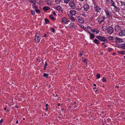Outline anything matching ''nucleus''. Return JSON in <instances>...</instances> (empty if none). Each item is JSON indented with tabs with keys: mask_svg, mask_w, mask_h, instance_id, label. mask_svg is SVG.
<instances>
[{
	"mask_svg": "<svg viewBox=\"0 0 125 125\" xmlns=\"http://www.w3.org/2000/svg\"><path fill=\"white\" fill-rule=\"evenodd\" d=\"M96 38L100 40L101 41L104 42H106L107 41V40L106 38L104 37L100 36H96Z\"/></svg>",
	"mask_w": 125,
	"mask_h": 125,
	"instance_id": "obj_1",
	"label": "nucleus"
},
{
	"mask_svg": "<svg viewBox=\"0 0 125 125\" xmlns=\"http://www.w3.org/2000/svg\"><path fill=\"white\" fill-rule=\"evenodd\" d=\"M39 33H37L35 36V40L36 42H40L41 38L39 36Z\"/></svg>",
	"mask_w": 125,
	"mask_h": 125,
	"instance_id": "obj_2",
	"label": "nucleus"
},
{
	"mask_svg": "<svg viewBox=\"0 0 125 125\" xmlns=\"http://www.w3.org/2000/svg\"><path fill=\"white\" fill-rule=\"evenodd\" d=\"M77 19L78 22L80 23H83L84 21V19L80 16H78L77 17Z\"/></svg>",
	"mask_w": 125,
	"mask_h": 125,
	"instance_id": "obj_3",
	"label": "nucleus"
},
{
	"mask_svg": "<svg viewBox=\"0 0 125 125\" xmlns=\"http://www.w3.org/2000/svg\"><path fill=\"white\" fill-rule=\"evenodd\" d=\"M108 32L110 34H111L113 32V28L111 26L109 27L108 28Z\"/></svg>",
	"mask_w": 125,
	"mask_h": 125,
	"instance_id": "obj_4",
	"label": "nucleus"
},
{
	"mask_svg": "<svg viewBox=\"0 0 125 125\" xmlns=\"http://www.w3.org/2000/svg\"><path fill=\"white\" fill-rule=\"evenodd\" d=\"M121 27L118 25H116L115 27V30L116 31H119L121 30Z\"/></svg>",
	"mask_w": 125,
	"mask_h": 125,
	"instance_id": "obj_5",
	"label": "nucleus"
},
{
	"mask_svg": "<svg viewBox=\"0 0 125 125\" xmlns=\"http://www.w3.org/2000/svg\"><path fill=\"white\" fill-rule=\"evenodd\" d=\"M62 20V22L64 23H66L69 21L65 17L63 18Z\"/></svg>",
	"mask_w": 125,
	"mask_h": 125,
	"instance_id": "obj_6",
	"label": "nucleus"
},
{
	"mask_svg": "<svg viewBox=\"0 0 125 125\" xmlns=\"http://www.w3.org/2000/svg\"><path fill=\"white\" fill-rule=\"evenodd\" d=\"M69 5L71 7H75V4L73 2H70L69 3Z\"/></svg>",
	"mask_w": 125,
	"mask_h": 125,
	"instance_id": "obj_7",
	"label": "nucleus"
},
{
	"mask_svg": "<svg viewBox=\"0 0 125 125\" xmlns=\"http://www.w3.org/2000/svg\"><path fill=\"white\" fill-rule=\"evenodd\" d=\"M119 34L120 36H125V30H122L119 33Z\"/></svg>",
	"mask_w": 125,
	"mask_h": 125,
	"instance_id": "obj_8",
	"label": "nucleus"
},
{
	"mask_svg": "<svg viewBox=\"0 0 125 125\" xmlns=\"http://www.w3.org/2000/svg\"><path fill=\"white\" fill-rule=\"evenodd\" d=\"M106 1L107 3H109L110 2H111L112 6H114L115 8H116V6L115 5V3L113 1H112L111 0H106Z\"/></svg>",
	"mask_w": 125,
	"mask_h": 125,
	"instance_id": "obj_9",
	"label": "nucleus"
},
{
	"mask_svg": "<svg viewBox=\"0 0 125 125\" xmlns=\"http://www.w3.org/2000/svg\"><path fill=\"white\" fill-rule=\"evenodd\" d=\"M105 11L106 13L107 16V17H109L110 16V12L107 9V8L105 10Z\"/></svg>",
	"mask_w": 125,
	"mask_h": 125,
	"instance_id": "obj_10",
	"label": "nucleus"
},
{
	"mask_svg": "<svg viewBox=\"0 0 125 125\" xmlns=\"http://www.w3.org/2000/svg\"><path fill=\"white\" fill-rule=\"evenodd\" d=\"M115 39L117 42H123L122 40V39L121 38H119L117 37L115 38Z\"/></svg>",
	"mask_w": 125,
	"mask_h": 125,
	"instance_id": "obj_11",
	"label": "nucleus"
},
{
	"mask_svg": "<svg viewBox=\"0 0 125 125\" xmlns=\"http://www.w3.org/2000/svg\"><path fill=\"white\" fill-rule=\"evenodd\" d=\"M104 19L105 17H103L102 18H100V19L99 20V24H101L102 22L104 21Z\"/></svg>",
	"mask_w": 125,
	"mask_h": 125,
	"instance_id": "obj_12",
	"label": "nucleus"
},
{
	"mask_svg": "<svg viewBox=\"0 0 125 125\" xmlns=\"http://www.w3.org/2000/svg\"><path fill=\"white\" fill-rule=\"evenodd\" d=\"M70 13L71 15H73L76 14V11L74 10H72L70 11Z\"/></svg>",
	"mask_w": 125,
	"mask_h": 125,
	"instance_id": "obj_13",
	"label": "nucleus"
},
{
	"mask_svg": "<svg viewBox=\"0 0 125 125\" xmlns=\"http://www.w3.org/2000/svg\"><path fill=\"white\" fill-rule=\"evenodd\" d=\"M93 42L94 43L97 44H99L100 43V42L99 41L96 39H95L94 41Z\"/></svg>",
	"mask_w": 125,
	"mask_h": 125,
	"instance_id": "obj_14",
	"label": "nucleus"
},
{
	"mask_svg": "<svg viewBox=\"0 0 125 125\" xmlns=\"http://www.w3.org/2000/svg\"><path fill=\"white\" fill-rule=\"evenodd\" d=\"M102 28L103 30L104 31H105L108 29L107 27L105 26L102 27Z\"/></svg>",
	"mask_w": 125,
	"mask_h": 125,
	"instance_id": "obj_15",
	"label": "nucleus"
},
{
	"mask_svg": "<svg viewBox=\"0 0 125 125\" xmlns=\"http://www.w3.org/2000/svg\"><path fill=\"white\" fill-rule=\"evenodd\" d=\"M74 23L73 22H71L70 24H69V27L70 28L74 26Z\"/></svg>",
	"mask_w": 125,
	"mask_h": 125,
	"instance_id": "obj_16",
	"label": "nucleus"
},
{
	"mask_svg": "<svg viewBox=\"0 0 125 125\" xmlns=\"http://www.w3.org/2000/svg\"><path fill=\"white\" fill-rule=\"evenodd\" d=\"M36 2V1L35 0H32V4L33 3V4L32 5H33L34 8H37L36 7H35L34 5H35V3Z\"/></svg>",
	"mask_w": 125,
	"mask_h": 125,
	"instance_id": "obj_17",
	"label": "nucleus"
},
{
	"mask_svg": "<svg viewBox=\"0 0 125 125\" xmlns=\"http://www.w3.org/2000/svg\"><path fill=\"white\" fill-rule=\"evenodd\" d=\"M119 8H113V9H111L114 13H115V11H118Z\"/></svg>",
	"mask_w": 125,
	"mask_h": 125,
	"instance_id": "obj_18",
	"label": "nucleus"
},
{
	"mask_svg": "<svg viewBox=\"0 0 125 125\" xmlns=\"http://www.w3.org/2000/svg\"><path fill=\"white\" fill-rule=\"evenodd\" d=\"M47 3L49 5H51L52 3V2L50 0H47L46 1Z\"/></svg>",
	"mask_w": 125,
	"mask_h": 125,
	"instance_id": "obj_19",
	"label": "nucleus"
},
{
	"mask_svg": "<svg viewBox=\"0 0 125 125\" xmlns=\"http://www.w3.org/2000/svg\"><path fill=\"white\" fill-rule=\"evenodd\" d=\"M49 17L51 19L53 20H54L55 19V18H54L52 15H50L49 16Z\"/></svg>",
	"mask_w": 125,
	"mask_h": 125,
	"instance_id": "obj_20",
	"label": "nucleus"
},
{
	"mask_svg": "<svg viewBox=\"0 0 125 125\" xmlns=\"http://www.w3.org/2000/svg\"><path fill=\"white\" fill-rule=\"evenodd\" d=\"M48 73H44L43 75V76L45 77H46V78H48L49 75Z\"/></svg>",
	"mask_w": 125,
	"mask_h": 125,
	"instance_id": "obj_21",
	"label": "nucleus"
},
{
	"mask_svg": "<svg viewBox=\"0 0 125 125\" xmlns=\"http://www.w3.org/2000/svg\"><path fill=\"white\" fill-rule=\"evenodd\" d=\"M89 6L87 4H85L83 6V8H89Z\"/></svg>",
	"mask_w": 125,
	"mask_h": 125,
	"instance_id": "obj_22",
	"label": "nucleus"
},
{
	"mask_svg": "<svg viewBox=\"0 0 125 125\" xmlns=\"http://www.w3.org/2000/svg\"><path fill=\"white\" fill-rule=\"evenodd\" d=\"M94 38V36L93 33L91 34L90 35V38L91 39H93Z\"/></svg>",
	"mask_w": 125,
	"mask_h": 125,
	"instance_id": "obj_23",
	"label": "nucleus"
},
{
	"mask_svg": "<svg viewBox=\"0 0 125 125\" xmlns=\"http://www.w3.org/2000/svg\"><path fill=\"white\" fill-rule=\"evenodd\" d=\"M62 0H55V2L57 4L60 3L61 1Z\"/></svg>",
	"mask_w": 125,
	"mask_h": 125,
	"instance_id": "obj_24",
	"label": "nucleus"
},
{
	"mask_svg": "<svg viewBox=\"0 0 125 125\" xmlns=\"http://www.w3.org/2000/svg\"><path fill=\"white\" fill-rule=\"evenodd\" d=\"M71 20L73 21H75L76 19L75 18H74L72 16L70 19Z\"/></svg>",
	"mask_w": 125,
	"mask_h": 125,
	"instance_id": "obj_25",
	"label": "nucleus"
},
{
	"mask_svg": "<svg viewBox=\"0 0 125 125\" xmlns=\"http://www.w3.org/2000/svg\"><path fill=\"white\" fill-rule=\"evenodd\" d=\"M47 62H45V63L44 64V66L43 67V68L44 69V70H45L46 66H47Z\"/></svg>",
	"mask_w": 125,
	"mask_h": 125,
	"instance_id": "obj_26",
	"label": "nucleus"
},
{
	"mask_svg": "<svg viewBox=\"0 0 125 125\" xmlns=\"http://www.w3.org/2000/svg\"><path fill=\"white\" fill-rule=\"evenodd\" d=\"M56 9L57 10L61 11L62 12H63V9H62V8H56Z\"/></svg>",
	"mask_w": 125,
	"mask_h": 125,
	"instance_id": "obj_27",
	"label": "nucleus"
},
{
	"mask_svg": "<svg viewBox=\"0 0 125 125\" xmlns=\"http://www.w3.org/2000/svg\"><path fill=\"white\" fill-rule=\"evenodd\" d=\"M108 38L109 39V40H113L114 38L112 36H110L108 37Z\"/></svg>",
	"mask_w": 125,
	"mask_h": 125,
	"instance_id": "obj_28",
	"label": "nucleus"
},
{
	"mask_svg": "<svg viewBox=\"0 0 125 125\" xmlns=\"http://www.w3.org/2000/svg\"><path fill=\"white\" fill-rule=\"evenodd\" d=\"M95 10L97 12H99L101 11L100 8H96Z\"/></svg>",
	"mask_w": 125,
	"mask_h": 125,
	"instance_id": "obj_29",
	"label": "nucleus"
},
{
	"mask_svg": "<svg viewBox=\"0 0 125 125\" xmlns=\"http://www.w3.org/2000/svg\"><path fill=\"white\" fill-rule=\"evenodd\" d=\"M36 12L38 13H41L40 10L38 9H36L35 10Z\"/></svg>",
	"mask_w": 125,
	"mask_h": 125,
	"instance_id": "obj_30",
	"label": "nucleus"
},
{
	"mask_svg": "<svg viewBox=\"0 0 125 125\" xmlns=\"http://www.w3.org/2000/svg\"><path fill=\"white\" fill-rule=\"evenodd\" d=\"M45 21L46 23H48L49 22V21L47 19L45 18Z\"/></svg>",
	"mask_w": 125,
	"mask_h": 125,
	"instance_id": "obj_31",
	"label": "nucleus"
},
{
	"mask_svg": "<svg viewBox=\"0 0 125 125\" xmlns=\"http://www.w3.org/2000/svg\"><path fill=\"white\" fill-rule=\"evenodd\" d=\"M50 8H43V10L45 12H46L47 10L50 9Z\"/></svg>",
	"mask_w": 125,
	"mask_h": 125,
	"instance_id": "obj_32",
	"label": "nucleus"
},
{
	"mask_svg": "<svg viewBox=\"0 0 125 125\" xmlns=\"http://www.w3.org/2000/svg\"><path fill=\"white\" fill-rule=\"evenodd\" d=\"M50 30L52 31V32H54L55 31V30L54 29L52 28H51Z\"/></svg>",
	"mask_w": 125,
	"mask_h": 125,
	"instance_id": "obj_33",
	"label": "nucleus"
},
{
	"mask_svg": "<svg viewBox=\"0 0 125 125\" xmlns=\"http://www.w3.org/2000/svg\"><path fill=\"white\" fill-rule=\"evenodd\" d=\"M102 80L103 82H105L106 81V78L104 77H103L102 78Z\"/></svg>",
	"mask_w": 125,
	"mask_h": 125,
	"instance_id": "obj_34",
	"label": "nucleus"
},
{
	"mask_svg": "<svg viewBox=\"0 0 125 125\" xmlns=\"http://www.w3.org/2000/svg\"><path fill=\"white\" fill-rule=\"evenodd\" d=\"M96 77L98 78H99L100 77V75L99 74H97L96 75Z\"/></svg>",
	"mask_w": 125,
	"mask_h": 125,
	"instance_id": "obj_35",
	"label": "nucleus"
},
{
	"mask_svg": "<svg viewBox=\"0 0 125 125\" xmlns=\"http://www.w3.org/2000/svg\"><path fill=\"white\" fill-rule=\"evenodd\" d=\"M80 27L83 29L84 28V27L82 25H80Z\"/></svg>",
	"mask_w": 125,
	"mask_h": 125,
	"instance_id": "obj_36",
	"label": "nucleus"
},
{
	"mask_svg": "<svg viewBox=\"0 0 125 125\" xmlns=\"http://www.w3.org/2000/svg\"><path fill=\"white\" fill-rule=\"evenodd\" d=\"M121 54H124L125 53V51H122L121 52Z\"/></svg>",
	"mask_w": 125,
	"mask_h": 125,
	"instance_id": "obj_37",
	"label": "nucleus"
},
{
	"mask_svg": "<svg viewBox=\"0 0 125 125\" xmlns=\"http://www.w3.org/2000/svg\"><path fill=\"white\" fill-rule=\"evenodd\" d=\"M95 32H96V34H97L99 32V31L97 30H95Z\"/></svg>",
	"mask_w": 125,
	"mask_h": 125,
	"instance_id": "obj_38",
	"label": "nucleus"
},
{
	"mask_svg": "<svg viewBox=\"0 0 125 125\" xmlns=\"http://www.w3.org/2000/svg\"><path fill=\"white\" fill-rule=\"evenodd\" d=\"M112 48H109L108 51L109 52H111L112 51Z\"/></svg>",
	"mask_w": 125,
	"mask_h": 125,
	"instance_id": "obj_39",
	"label": "nucleus"
},
{
	"mask_svg": "<svg viewBox=\"0 0 125 125\" xmlns=\"http://www.w3.org/2000/svg\"><path fill=\"white\" fill-rule=\"evenodd\" d=\"M70 0H64V2L66 3L68 2Z\"/></svg>",
	"mask_w": 125,
	"mask_h": 125,
	"instance_id": "obj_40",
	"label": "nucleus"
},
{
	"mask_svg": "<svg viewBox=\"0 0 125 125\" xmlns=\"http://www.w3.org/2000/svg\"><path fill=\"white\" fill-rule=\"evenodd\" d=\"M121 48H123V49H125V45H123L121 46Z\"/></svg>",
	"mask_w": 125,
	"mask_h": 125,
	"instance_id": "obj_41",
	"label": "nucleus"
},
{
	"mask_svg": "<svg viewBox=\"0 0 125 125\" xmlns=\"http://www.w3.org/2000/svg\"><path fill=\"white\" fill-rule=\"evenodd\" d=\"M3 121V119H1L0 121V123H2Z\"/></svg>",
	"mask_w": 125,
	"mask_h": 125,
	"instance_id": "obj_42",
	"label": "nucleus"
},
{
	"mask_svg": "<svg viewBox=\"0 0 125 125\" xmlns=\"http://www.w3.org/2000/svg\"><path fill=\"white\" fill-rule=\"evenodd\" d=\"M122 5L123 6V7H125V3H122Z\"/></svg>",
	"mask_w": 125,
	"mask_h": 125,
	"instance_id": "obj_43",
	"label": "nucleus"
},
{
	"mask_svg": "<svg viewBox=\"0 0 125 125\" xmlns=\"http://www.w3.org/2000/svg\"><path fill=\"white\" fill-rule=\"evenodd\" d=\"M93 89L94 90H95V89H96V90L95 91V92H96L97 91V89H96V87H94L93 88Z\"/></svg>",
	"mask_w": 125,
	"mask_h": 125,
	"instance_id": "obj_44",
	"label": "nucleus"
},
{
	"mask_svg": "<svg viewBox=\"0 0 125 125\" xmlns=\"http://www.w3.org/2000/svg\"><path fill=\"white\" fill-rule=\"evenodd\" d=\"M95 29L94 30H91V31H92L94 33L95 32Z\"/></svg>",
	"mask_w": 125,
	"mask_h": 125,
	"instance_id": "obj_45",
	"label": "nucleus"
},
{
	"mask_svg": "<svg viewBox=\"0 0 125 125\" xmlns=\"http://www.w3.org/2000/svg\"><path fill=\"white\" fill-rule=\"evenodd\" d=\"M71 14H68V16L70 18H71V17H72V16L71 15Z\"/></svg>",
	"mask_w": 125,
	"mask_h": 125,
	"instance_id": "obj_46",
	"label": "nucleus"
},
{
	"mask_svg": "<svg viewBox=\"0 0 125 125\" xmlns=\"http://www.w3.org/2000/svg\"><path fill=\"white\" fill-rule=\"evenodd\" d=\"M83 60L84 62H86L87 61V60L86 59H84Z\"/></svg>",
	"mask_w": 125,
	"mask_h": 125,
	"instance_id": "obj_47",
	"label": "nucleus"
},
{
	"mask_svg": "<svg viewBox=\"0 0 125 125\" xmlns=\"http://www.w3.org/2000/svg\"><path fill=\"white\" fill-rule=\"evenodd\" d=\"M35 14V12H34V11L32 10V14Z\"/></svg>",
	"mask_w": 125,
	"mask_h": 125,
	"instance_id": "obj_48",
	"label": "nucleus"
},
{
	"mask_svg": "<svg viewBox=\"0 0 125 125\" xmlns=\"http://www.w3.org/2000/svg\"><path fill=\"white\" fill-rule=\"evenodd\" d=\"M83 53L81 52L80 53L79 55L82 56V55Z\"/></svg>",
	"mask_w": 125,
	"mask_h": 125,
	"instance_id": "obj_49",
	"label": "nucleus"
},
{
	"mask_svg": "<svg viewBox=\"0 0 125 125\" xmlns=\"http://www.w3.org/2000/svg\"><path fill=\"white\" fill-rule=\"evenodd\" d=\"M53 14L54 15H56L55 13L54 12H53Z\"/></svg>",
	"mask_w": 125,
	"mask_h": 125,
	"instance_id": "obj_50",
	"label": "nucleus"
},
{
	"mask_svg": "<svg viewBox=\"0 0 125 125\" xmlns=\"http://www.w3.org/2000/svg\"><path fill=\"white\" fill-rule=\"evenodd\" d=\"M89 8H84L85 11H87L88 10Z\"/></svg>",
	"mask_w": 125,
	"mask_h": 125,
	"instance_id": "obj_51",
	"label": "nucleus"
},
{
	"mask_svg": "<svg viewBox=\"0 0 125 125\" xmlns=\"http://www.w3.org/2000/svg\"><path fill=\"white\" fill-rule=\"evenodd\" d=\"M46 34H44V36H43L44 37H46Z\"/></svg>",
	"mask_w": 125,
	"mask_h": 125,
	"instance_id": "obj_52",
	"label": "nucleus"
},
{
	"mask_svg": "<svg viewBox=\"0 0 125 125\" xmlns=\"http://www.w3.org/2000/svg\"><path fill=\"white\" fill-rule=\"evenodd\" d=\"M82 14L83 16H84L85 17H86V16H85V14Z\"/></svg>",
	"mask_w": 125,
	"mask_h": 125,
	"instance_id": "obj_53",
	"label": "nucleus"
},
{
	"mask_svg": "<svg viewBox=\"0 0 125 125\" xmlns=\"http://www.w3.org/2000/svg\"><path fill=\"white\" fill-rule=\"evenodd\" d=\"M43 8H49V7H47V6H45Z\"/></svg>",
	"mask_w": 125,
	"mask_h": 125,
	"instance_id": "obj_54",
	"label": "nucleus"
},
{
	"mask_svg": "<svg viewBox=\"0 0 125 125\" xmlns=\"http://www.w3.org/2000/svg\"><path fill=\"white\" fill-rule=\"evenodd\" d=\"M60 103H58V106H60Z\"/></svg>",
	"mask_w": 125,
	"mask_h": 125,
	"instance_id": "obj_55",
	"label": "nucleus"
},
{
	"mask_svg": "<svg viewBox=\"0 0 125 125\" xmlns=\"http://www.w3.org/2000/svg\"><path fill=\"white\" fill-rule=\"evenodd\" d=\"M18 121H16V124H18Z\"/></svg>",
	"mask_w": 125,
	"mask_h": 125,
	"instance_id": "obj_56",
	"label": "nucleus"
},
{
	"mask_svg": "<svg viewBox=\"0 0 125 125\" xmlns=\"http://www.w3.org/2000/svg\"><path fill=\"white\" fill-rule=\"evenodd\" d=\"M88 33L90 34H92L90 32H88Z\"/></svg>",
	"mask_w": 125,
	"mask_h": 125,
	"instance_id": "obj_57",
	"label": "nucleus"
},
{
	"mask_svg": "<svg viewBox=\"0 0 125 125\" xmlns=\"http://www.w3.org/2000/svg\"><path fill=\"white\" fill-rule=\"evenodd\" d=\"M94 86H96V84L95 83L94 84Z\"/></svg>",
	"mask_w": 125,
	"mask_h": 125,
	"instance_id": "obj_58",
	"label": "nucleus"
},
{
	"mask_svg": "<svg viewBox=\"0 0 125 125\" xmlns=\"http://www.w3.org/2000/svg\"><path fill=\"white\" fill-rule=\"evenodd\" d=\"M115 87L116 88H118L119 87L118 86H115Z\"/></svg>",
	"mask_w": 125,
	"mask_h": 125,
	"instance_id": "obj_59",
	"label": "nucleus"
},
{
	"mask_svg": "<svg viewBox=\"0 0 125 125\" xmlns=\"http://www.w3.org/2000/svg\"><path fill=\"white\" fill-rule=\"evenodd\" d=\"M64 110V108H62V109H61V111H63V110Z\"/></svg>",
	"mask_w": 125,
	"mask_h": 125,
	"instance_id": "obj_60",
	"label": "nucleus"
},
{
	"mask_svg": "<svg viewBox=\"0 0 125 125\" xmlns=\"http://www.w3.org/2000/svg\"><path fill=\"white\" fill-rule=\"evenodd\" d=\"M48 106V104H46V107H47Z\"/></svg>",
	"mask_w": 125,
	"mask_h": 125,
	"instance_id": "obj_61",
	"label": "nucleus"
},
{
	"mask_svg": "<svg viewBox=\"0 0 125 125\" xmlns=\"http://www.w3.org/2000/svg\"><path fill=\"white\" fill-rule=\"evenodd\" d=\"M97 6H95H95H94V8H97Z\"/></svg>",
	"mask_w": 125,
	"mask_h": 125,
	"instance_id": "obj_62",
	"label": "nucleus"
},
{
	"mask_svg": "<svg viewBox=\"0 0 125 125\" xmlns=\"http://www.w3.org/2000/svg\"><path fill=\"white\" fill-rule=\"evenodd\" d=\"M115 53H113V55H115Z\"/></svg>",
	"mask_w": 125,
	"mask_h": 125,
	"instance_id": "obj_63",
	"label": "nucleus"
},
{
	"mask_svg": "<svg viewBox=\"0 0 125 125\" xmlns=\"http://www.w3.org/2000/svg\"><path fill=\"white\" fill-rule=\"evenodd\" d=\"M15 108H17L18 107V106H17V105H16L15 106Z\"/></svg>",
	"mask_w": 125,
	"mask_h": 125,
	"instance_id": "obj_64",
	"label": "nucleus"
}]
</instances>
